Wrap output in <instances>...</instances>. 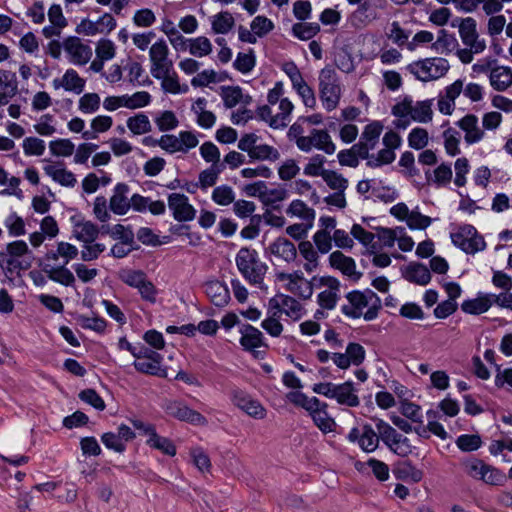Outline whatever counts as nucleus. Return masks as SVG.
Instances as JSON below:
<instances>
[{"label":"nucleus","instance_id":"obj_1","mask_svg":"<svg viewBox=\"0 0 512 512\" xmlns=\"http://www.w3.org/2000/svg\"><path fill=\"white\" fill-rule=\"evenodd\" d=\"M284 84L278 81L268 90L267 104L259 106L256 117L272 129H284L292 120L294 104L284 96Z\"/></svg>","mask_w":512,"mask_h":512},{"label":"nucleus","instance_id":"obj_2","mask_svg":"<svg viewBox=\"0 0 512 512\" xmlns=\"http://www.w3.org/2000/svg\"><path fill=\"white\" fill-rule=\"evenodd\" d=\"M79 254L78 248L65 241H59L56 249L48 251L43 261V271L49 279L66 287L75 283V276L66 266Z\"/></svg>","mask_w":512,"mask_h":512},{"label":"nucleus","instance_id":"obj_3","mask_svg":"<svg viewBox=\"0 0 512 512\" xmlns=\"http://www.w3.org/2000/svg\"><path fill=\"white\" fill-rule=\"evenodd\" d=\"M434 99L415 101L411 96L399 99L391 109V114L397 118L393 122L399 129H406L410 123H430L433 119Z\"/></svg>","mask_w":512,"mask_h":512},{"label":"nucleus","instance_id":"obj_4","mask_svg":"<svg viewBox=\"0 0 512 512\" xmlns=\"http://www.w3.org/2000/svg\"><path fill=\"white\" fill-rule=\"evenodd\" d=\"M381 305V299L371 289L353 290L345 295L341 312L351 319L364 318L372 321L378 317Z\"/></svg>","mask_w":512,"mask_h":512},{"label":"nucleus","instance_id":"obj_5","mask_svg":"<svg viewBox=\"0 0 512 512\" xmlns=\"http://www.w3.org/2000/svg\"><path fill=\"white\" fill-rule=\"evenodd\" d=\"M287 136L290 141L295 143L300 151L305 153L318 150L327 155H332L336 151V145L325 129L312 128L307 130L302 129L299 125H291Z\"/></svg>","mask_w":512,"mask_h":512},{"label":"nucleus","instance_id":"obj_6","mask_svg":"<svg viewBox=\"0 0 512 512\" xmlns=\"http://www.w3.org/2000/svg\"><path fill=\"white\" fill-rule=\"evenodd\" d=\"M32 260L33 254L23 240L12 241L0 250V269L10 279L29 269Z\"/></svg>","mask_w":512,"mask_h":512},{"label":"nucleus","instance_id":"obj_7","mask_svg":"<svg viewBox=\"0 0 512 512\" xmlns=\"http://www.w3.org/2000/svg\"><path fill=\"white\" fill-rule=\"evenodd\" d=\"M312 391L347 407H357L360 404L358 391L351 380L338 384L333 382L315 383L312 386Z\"/></svg>","mask_w":512,"mask_h":512},{"label":"nucleus","instance_id":"obj_8","mask_svg":"<svg viewBox=\"0 0 512 512\" xmlns=\"http://www.w3.org/2000/svg\"><path fill=\"white\" fill-rule=\"evenodd\" d=\"M236 265L242 276L254 286L263 287V279L267 265L259 258L257 251L241 248L235 258Z\"/></svg>","mask_w":512,"mask_h":512},{"label":"nucleus","instance_id":"obj_9","mask_svg":"<svg viewBox=\"0 0 512 512\" xmlns=\"http://www.w3.org/2000/svg\"><path fill=\"white\" fill-rule=\"evenodd\" d=\"M342 97V85L336 71L326 66L319 72V98L327 112L335 110Z\"/></svg>","mask_w":512,"mask_h":512},{"label":"nucleus","instance_id":"obj_10","mask_svg":"<svg viewBox=\"0 0 512 512\" xmlns=\"http://www.w3.org/2000/svg\"><path fill=\"white\" fill-rule=\"evenodd\" d=\"M118 277L124 284L136 289L143 301L149 304L157 302L159 290L144 271L124 268L119 271Z\"/></svg>","mask_w":512,"mask_h":512},{"label":"nucleus","instance_id":"obj_11","mask_svg":"<svg viewBox=\"0 0 512 512\" xmlns=\"http://www.w3.org/2000/svg\"><path fill=\"white\" fill-rule=\"evenodd\" d=\"M375 426L379 437L387 448L400 457H406L413 452L415 448L410 439L400 434L389 423L382 419L375 420Z\"/></svg>","mask_w":512,"mask_h":512},{"label":"nucleus","instance_id":"obj_12","mask_svg":"<svg viewBox=\"0 0 512 512\" xmlns=\"http://www.w3.org/2000/svg\"><path fill=\"white\" fill-rule=\"evenodd\" d=\"M452 243L466 254L474 255L486 249V242L471 224L460 225L451 235Z\"/></svg>","mask_w":512,"mask_h":512},{"label":"nucleus","instance_id":"obj_13","mask_svg":"<svg viewBox=\"0 0 512 512\" xmlns=\"http://www.w3.org/2000/svg\"><path fill=\"white\" fill-rule=\"evenodd\" d=\"M450 66L442 57L426 58L408 65V70L420 81H431L446 75Z\"/></svg>","mask_w":512,"mask_h":512},{"label":"nucleus","instance_id":"obj_14","mask_svg":"<svg viewBox=\"0 0 512 512\" xmlns=\"http://www.w3.org/2000/svg\"><path fill=\"white\" fill-rule=\"evenodd\" d=\"M277 278L287 291L302 299H310L316 284H318L313 278L306 279L301 271L279 273Z\"/></svg>","mask_w":512,"mask_h":512},{"label":"nucleus","instance_id":"obj_15","mask_svg":"<svg viewBox=\"0 0 512 512\" xmlns=\"http://www.w3.org/2000/svg\"><path fill=\"white\" fill-rule=\"evenodd\" d=\"M313 280L318 282L316 288H323L317 295V303L321 309L333 310L341 294V284L338 279L331 276L313 277Z\"/></svg>","mask_w":512,"mask_h":512},{"label":"nucleus","instance_id":"obj_16","mask_svg":"<svg viewBox=\"0 0 512 512\" xmlns=\"http://www.w3.org/2000/svg\"><path fill=\"white\" fill-rule=\"evenodd\" d=\"M466 474L475 479L481 480L489 485H500L505 481V476L498 469L485 464L482 460L471 459L464 463Z\"/></svg>","mask_w":512,"mask_h":512},{"label":"nucleus","instance_id":"obj_17","mask_svg":"<svg viewBox=\"0 0 512 512\" xmlns=\"http://www.w3.org/2000/svg\"><path fill=\"white\" fill-rule=\"evenodd\" d=\"M347 439L351 443H356L359 448L366 452L372 453L379 447L381 438L378 431L375 432L370 424H363L360 428L353 427L350 429Z\"/></svg>","mask_w":512,"mask_h":512},{"label":"nucleus","instance_id":"obj_18","mask_svg":"<svg viewBox=\"0 0 512 512\" xmlns=\"http://www.w3.org/2000/svg\"><path fill=\"white\" fill-rule=\"evenodd\" d=\"M275 310H279V314H283L292 321H299L305 314L306 309L292 296L285 294H278L269 299L268 301Z\"/></svg>","mask_w":512,"mask_h":512},{"label":"nucleus","instance_id":"obj_19","mask_svg":"<svg viewBox=\"0 0 512 512\" xmlns=\"http://www.w3.org/2000/svg\"><path fill=\"white\" fill-rule=\"evenodd\" d=\"M68 61L75 66L86 65L92 57V48L78 37H68L63 42Z\"/></svg>","mask_w":512,"mask_h":512},{"label":"nucleus","instance_id":"obj_20","mask_svg":"<svg viewBox=\"0 0 512 512\" xmlns=\"http://www.w3.org/2000/svg\"><path fill=\"white\" fill-rule=\"evenodd\" d=\"M366 358L365 348L356 342H350L344 353H333L332 362L341 370H347L350 366L361 365Z\"/></svg>","mask_w":512,"mask_h":512},{"label":"nucleus","instance_id":"obj_21","mask_svg":"<svg viewBox=\"0 0 512 512\" xmlns=\"http://www.w3.org/2000/svg\"><path fill=\"white\" fill-rule=\"evenodd\" d=\"M239 333L241 335L239 339L241 347L243 350L251 352L255 357H259L258 348L268 347L263 333L250 324H241L239 326Z\"/></svg>","mask_w":512,"mask_h":512},{"label":"nucleus","instance_id":"obj_22","mask_svg":"<svg viewBox=\"0 0 512 512\" xmlns=\"http://www.w3.org/2000/svg\"><path fill=\"white\" fill-rule=\"evenodd\" d=\"M459 35L462 43L476 54L486 49V42L479 37L476 29V21L473 18H465L459 25Z\"/></svg>","mask_w":512,"mask_h":512},{"label":"nucleus","instance_id":"obj_23","mask_svg":"<svg viewBox=\"0 0 512 512\" xmlns=\"http://www.w3.org/2000/svg\"><path fill=\"white\" fill-rule=\"evenodd\" d=\"M165 409L170 416L180 421L188 422L196 426H206L208 424L207 419L202 414L181 402H170L166 405Z\"/></svg>","mask_w":512,"mask_h":512},{"label":"nucleus","instance_id":"obj_24","mask_svg":"<svg viewBox=\"0 0 512 512\" xmlns=\"http://www.w3.org/2000/svg\"><path fill=\"white\" fill-rule=\"evenodd\" d=\"M232 402L247 415L255 419H263L266 416V409L263 405L242 390H235L233 392Z\"/></svg>","mask_w":512,"mask_h":512},{"label":"nucleus","instance_id":"obj_25","mask_svg":"<svg viewBox=\"0 0 512 512\" xmlns=\"http://www.w3.org/2000/svg\"><path fill=\"white\" fill-rule=\"evenodd\" d=\"M168 206L172 211L174 219L177 221H191L195 217L196 211L189 203L188 197L184 194H170L168 197Z\"/></svg>","mask_w":512,"mask_h":512},{"label":"nucleus","instance_id":"obj_26","mask_svg":"<svg viewBox=\"0 0 512 512\" xmlns=\"http://www.w3.org/2000/svg\"><path fill=\"white\" fill-rule=\"evenodd\" d=\"M456 125L464 132V140L468 145L479 143L485 137V132L479 125L478 117L474 114H466L456 122Z\"/></svg>","mask_w":512,"mask_h":512},{"label":"nucleus","instance_id":"obj_27","mask_svg":"<svg viewBox=\"0 0 512 512\" xmlns=\"http://www.w3.org/2000/svg\"><path fill=\"white\" fill-rule=\"evenodd\" d=\"M328 404L318 398L312 402L311 408L307 412L312 417L315 425L324 433L333 431L336 423L328 414Z\"/></svg>","mask_w":512,"mask_h":512},{"label":"nucleus","instance_id":"obj_28","mask_svg":"<svg viewBox=\"0 0 512 512\" xmlns=\"http://www.w3.org/2000/svg\"><path fill=\"white\" fill-rule=\"evenodd\" d=\"M86 85V80L78 74V72L72 68L65 71L62 77L55 78L52 81L54 89H64L67 92H72L77 95L81 94Z\"/></svg>","mask_w":512,"mask_h":512},{"label":"nucleus","instance_id":"obj_29","mask_svg":"<svg viewBox=\"0 0 512 512\" xmlns=\"http://www.w3.org/2000/svg\"><path fill=\"white\" fill-rule=\"evenodd\" d=\"M70 221L72 223V234L78 241L91 243L98 237L99 229L93 222L84 220L80 216H72Z\"/></svg>","mask_w":512,"mask_h":512},{"label":"nucleus","instance_id":"obj_30","mask_svg":"<svg viewBox=\"0 0 512 512\" xmlns=\"http://www.w3.org/2000/svg\"><path fill=\"white\" fill-rule=\"evenodd\" d=\"M130 188L125 183H117L109 201V209L116 215H125L130 210L131 200L128 197Z\"/></svg>","mask_w":512,"mask_h":512},{"label":"nucleus","instance_id":"obj_31","mask_svg":"<svg viewBox=\"0 0 512 512\" xmlns=\"http://www.w3.org/2000/svg\"><path fill=\"white\" fill-rule=\"evenodd\" d=\"M130 209L134 211L145 213L149 211L153 215H162L165 213L166 206L162 200H152L150 197H145L140 194H133L130 197Z\"/></svg>","mask_w":512,"mask_h":512},{"label":"nucleus","instance_id":"obj_32","mask_svg":"<svg viewBox=\"0 0 512 512\" xmlns=\"http://www.w3.org/2000/svg\"><path fill=\"white\" fill-rule=\"evenodd\" d=\"M219 95L226 108H234L240 104L247 106L252 102V97L245 94L239 86H221Z\"/></svg>","mask_w":512,"mask_h":512},{"label":"nucleus","instance_id":"obj_33","mask_svg":"<svg viewBox=\"0 0 512 512\" xmlns=\"http://www.w3.org/2000/svg\"><path fill=\"white\" fill-rule=\"evenodd\" d=\"M382 131L383 124L378 120L372 121L364 127L360 138V144L358 145L359 155L364 151H367L368 153L376 147Z\"/></svg>","mask_w":512,"mask_h":512},{"label":"nucleus","instance_id":"obj_34","mask_svg":"<svg viewBox=\"0 0 512 512\" xmlns=\"http://www.w3.org/2000/svg\"><path fill=\"white\" fill-rule=\"evenodd\" d=\"M493 305L491 293L478 292L475 298L466 299L461 304L464 313L480 315L487 312Z\"/></svg>","mask_w":512,"mask_h":512},{"label":"nucleus","instance_id":"obj_35","mask_svg":"<svg viewBox=\"0 0 512 512\" xmlns=\"http://www.w3.org/2000/svg\"><path fill=\"white\" fill-rule=\"evenodd\" d=\"M205 293L211 302L217 307H224L230 301V291L228 286L218 280H212L205 283Z\"/></svg>","mask_w":512,"mask_h":512},{"label":"nucleus","instance_id":"obj_36","mask_svg":"<svg viewBox=\"0 0 512 512\" xmlns=\"http://www.w3.org/2000/svg\"><path fill=\"white\" fill-rule=\"evenodd\" d=\"M43 170L54 182L62 186L74 187L77 182L75 175L59 163L45 165Z\"/></svg>","mask_w":512,"mask_h":512},{"label":"nucleus","instance_id":"obj_37","mask_svg":"<svg viewBox=\"0 0 512 512\" xmlns=\"http://www.w3.org/2000/svg\"><path fill=\"white\" fill-rule=\"evenodd\" d=\"M18 91V84L14 73L0 70V106L9 103Z\"/></svg>","mask_w":512,"mask_h":512},{"label":"nucleus","instance_id":"obj_38","mask_svg":"<svg viewBox=\"0 0 512 512\" xmlns=\"http://www.w3.org/2000/svg\"><path fill=\"white\" fill-rule=\"evenodd\" d=\"M329 262L333 268L340 270L344 275L350 278L357 279L360 276L356 271L354 259L344 255L340 251L332 252L329 256Z\"/></svg>","mask_w":512,"mask_h":512},{"label":"nucleus","instance_id":"obj_39","mask_svg":"<svg viewBox=\"0 0 512 512\" xmlns=\"http://www.w3.org/2000/svg\"><path fill=\"white\" fill-rule=\"evenodd\" d=\"M269 252L276 258L285 262H291L296 258L297 250L295 245L286 238H277L268 248Z\"/></svg>","mask_w":512,"mask_h":512},{"label":"nucleus","instance_id":"obj_40","mask_svg":"<svg viewBox=\"0 0 512 512\" xmlns=\"http://www.w3.org/2000/svg\"><path fill=\"white\" fill-rule=\"evenodd\" d=\"M280 319L281 315L279 314V310H275L268 302L266 317L261 322L262 329L271 337H279L284 330Z\"/></svg>","mask_w":512,"mask_h":512},{"label":"nucleus","instance_id":"obj_41","mask_svg":"<svg viewBox=\"0 0 512 512\" xmlns=\"http://www.w3.org/2000/svg\"><path fill=\"white\" fill-rule=\"evenodd\" d=\"M207 100L199 97L192 104L191 110L197 116L196 123L203 129H210L215 125L216 116L213 112L206 110Z\"/></svg>","mask_w":512,"mask_h":512},{"label":"nucleus","instance_id":"obj_42","mask_svg":"<svg viewBox=\"0 0 512 512\" xmlns=\"http://www.w3.org/2000/svg\"><path fill=\"white\" fill-rule=\"evenodd\" d=\"M490 85L497 91H505L512 85V69L508 66H495L489 74Z\"/></svg>","mask_w":512,"mask_h":512},{"label":"nucleus","instance_id":"obj_43","mask_svg":"<svg viewBox=\"0 0 512 512\" xmlns=\"http://www.w3.org/2000/svg\"><path fill=\"white\" fill-rule=\"evenodd\" d=\"M404 278L417 285H427L431 280L429 269L420 263H411L403 271Z\"/></svg>","mask_w":512,"mask_h":512},{"label":"nucleus","instance_id":"obj_44","mask_svg":"<svg viewBox=\"0 0 512 512\" xmlns=\"http://www.w3.org/2000/svg\"><path fill=\"white\" fill-rule=\"evenodd\" d=\"M411 30L403 27L400 22L392 21L385 28V35L393 44L398 47L407 46L411 36Z\"/></svg>","mask_w":512,"mask_h":512},{"label":"nucleus","instance_id":"obj_45","mask_svg":"<svg viewBox=\"0 0 512 512\" xmlns=\"http://www.w3.org/2000/svg\"><path fill=\"white\" fill-rule=\"evenodd\" d=\"M286 214L289 217L299 218L302 222L310 224H314L316 217L315 210L300 199H295L289 204Z\"/></svg>","mask_w":512,"mask_h":512},{"label":"nucleus","instance_id":"obj_46","mask_svg":"<svg viewBox=\"0 0 512 512\" xmlns=\"http://www.w3.org/2000/svg\"><path fill=\"white\" fill-rule=\"evenodd\" d=\"M429 184L436 187L447 186L452 180V168L448 163H442L433 170L425 172Z\"/></svg>","mask_w":512,"mask_h":512},{"label":"nucleus","instance_id":"obj_47","mask_svg":"<svg viewBox=\"0 0 512 512\" xmlns=\"http://www.w3.org/2000/svg\"><path fill=\"white\" fill-rule=\"evenodd\" d=\"M210 24L214 34L226 35L235 27V19L229 11H221L210 17Z\"/></svg>","mask_w":512,"mask_h":512},{"label":"nucleus","instance_id":"obj_48","mask_svg":"<svg viewBox=\"0 0 512 512\" xmlns=\"http://www.w3.org/2000/svg\"><path fill=\"white\" fill-rule=\"evenodd\" d=\"M113 125V119L108 115H98L90 122V130L83 132L82 138L85 140H95L100 133L108 131Z\"/></svg>","mask_w":512,"mask_h":512},{"label":"nucleus","instance_id":"obj_49","mask_svg":"<svg viewBox=\"0 0 512 512\" xmlns=\"http://www.w3.org/2000/svg\"><path fill=\"white\" fill-rule=\"evenodd\" d=\"M161 82V88L165 93L169 94H185L189 91L187 84H181L176 71L173 69L171 73H166L162 78H156Z\"/></svg>","mask_w":512,"mask_h":512},{"label":"nucleus","instance_id":"obj_50","mask_svg":"<svg viewBox=\"0 0 512 512\" xmlns=\"http://www.w3.org/2000/svg\"><path fill=\"white\" fill-rule=\"evenodd\" d=\"M299 252L305 260L303 264L304 270L307 273L315 272L319 266V256L312 243L309 241H302L299 244Z\"/></svg>","mask_w":512,"mask_h":512},{"label":"nucleus","instance_id":"obj_51","mask_svg":"<svg viewBox=\"0 0 512 512\" xmlns=\"http://www.w3.org/2000/svg\"><path fill=\"white\" fill-rule=\"evenodd\" d=\"M360 157L367 159V165L375 168L392 163L396 158V154L394 150L385 147L376 154H369V152L364 151L360 154Z\"/></svg>","mask_w":512,"mask_h":512},{"label":"nucleus","instance_id":"obj_52","mask_svg":"<svg viewBox=\"0 0 512 512\" xmlns=\"http://www.w3.org/2000/svg\"><path fill=\"white\" fill-rule=\"evenodd\" d=\"M34 131L44 137H50L57 132V120L54 115H41L33 125Z\"/></svg>","mask_w":512,"mask_h":512},{"label":"nucleus","instance_id":"obj_53","mask_svg":"<svg viewBox=\"0 0 512 512\" xmlns=\"http://www.w3.org/2000/svg\"><path fill=\"white\" fill-rule=\"evenodd\" d=\"M127 128L133 135H143L151 131V123L148 116L142 112L129 117L126 120Z\"/></svg>","mask_w":512,"mask_h":512},{"label":"nucleus","instance_id":"obj_54","mask_svg":"<svg viewBox=\"0 0 512 512\" xmlns=\"http://www.w3.org/2000/svg\"><path fill=\"white\" fill-rule=\"evenodd\" d=\"M256 65V55L253 49L247 52H239L233 62L235 70L242 74H249Z\"/></svg>","mask_w":512,"mask_h":512},{"label":"nucleus","instance_id":"obj_55","mask_svg":"<svg viewBox=\"0 0 512 512\" xmlns=\"http://www.w3.org/2000/svg\"><path fill=\"white\" fill-rule=\"evenodd\" d=\"M146 444L150 448L159 450L168 456L176 455V446L174 443L169 438L160 436L157 432H155L152 437L147 438Z\"/></svg>","mask_w":512,"mask_h":512},{"label":"nucleus","instance_id":"obj_56","mask_svg":"<svg viewBox=\"0 0 512 512\" xmlns=\"http://www.w3.org/2000/svg\"><path fill=\"white\" fill-rule=\"evenodd\" d=\"M212 49L211 41L205 36L189 39L188 51L195 57L202 58L208 56L212 52Z\"/></svg>","mask_w":512,"mask_h":512},{"label":"nucleus","instance_id":"obj_57","mask_svg":"<svg viewBox=\"0 0 512 512\" xmlns=\"http://www.w3.org/2000/svg\"><path fill=\"white\" fill-rule=\"evenodd\" d=\"M320 32V25L316 22H300L292 26L293 35L300 40H310Z\"/></svg>","mask_w":512,"mask_h":512},{"label":"nucleus","instance_id":"obj_58","mask_svg":"<svg viewBox=\"0 0 512 512\" xmlns=\"http://www.w3.org/2000/svg\"><path fill=\"white\" fill-rule=\"evenodd\" d=\"M249 157L253 160L275 162L280 158V153L271 145L257 144Z\"/></svg>","mask_w":512,"mask_h":512},{"label":"nucleus","instance_id":"obj_59","mask_svg":"<svg viewBox=\"0 0 512 512\" xmlns=\"http://www.w3.org/2000/svg\"><path fill=\"white\" fill-rule=\"evenodd\" d=\"M460 133L455 128H447L443 132L444 148L449 156L460 154Z\"/></svg>","mask_w":512,"mask_h":512},{"label":"nucleus","instance_id":"obj_60","mask_svg":"<svg viewBox=\"0 0 512 512\" xmlns=\"http://www.w3.org/2000/svg\"><path fill=\"white\" fill-rule=\"evenodd\" d=\"M50 153L56 157H69L75 150L74 143L67 138H59L49 142Z\"/></svg>","mask_w":512,"mask_h":512},{"label":"nucleus","instance_id":"obj_61","mask_svg":"<svg viewBox=\"0 0 512 512\" xmlns=\"http://www.w3.org/2000/svg\"><path fill=\"white\" fill-rule=\"evenodd\" d=\"M297 95L301 98L303 105L309 109H315L317 106V100L314 90L307 84L305 80L292 86Z\"/></svg>","mask_w":512,"mask_h":512},{"label":"nucleus","instance_id":"obj_62","mask_svg":"<svg viewBox=\"0 0 512 512\" xmlns=\"http://www.w3.org/2000/svg\"><path fill=\"white\" fill-rule=\"evenodd\" d=\"M375 235L376 249L392 248L397 240V230L390 228H378Z\"/></svg>","mask_w":512,"mask_h":512},{"label":"nucleus","instance_id":"obj_63","mask_svg":"<svg viewBox=\"0 0 512 512\" xmlns=\"http://www.w3.org/2000/svg\"><path fill=\"white\" fill-rule=\"evenodd\" d=\"M155 124L162 132H168L178 127L179 121L173 111L165 110L159 112L155 117Z\"/></svg>","mask_w":512,"mask_h":512},{"label":"nucleus","instance_id":"obj_64","mask_svg":"<svg viewBox=\"0 0 512 512\" xmlns=\"http://www.w3.org/2000/svg\"><path fill=\"white\" fill-rule=\"evenodd\" d=\"M288 197L287 190L282 187L269 188L266 187L261 202L265 206H271L273 208L278 207V205L284 201Z\"/></svg>","mask_w":512,"mask_h":512}]
</instances>
